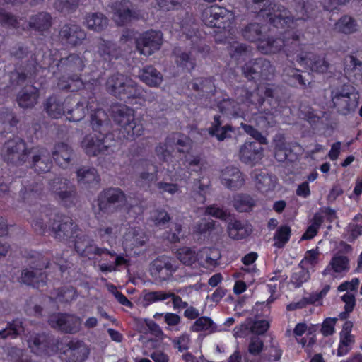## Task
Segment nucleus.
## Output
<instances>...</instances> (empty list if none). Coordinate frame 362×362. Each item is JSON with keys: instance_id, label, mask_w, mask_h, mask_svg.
<instances>
[{"instance_id": "4", "label": "nucleus", "mask_w": 362, "mask_h": 362, "mask_svg": "<svg viewBox=\"0 0 362 362\" xmlns=\"http://www.w3.org/2000/svg\"><path fill=\"white\" fill-rule=\"evenodd\" d=\"M48 189L54 197L66 207L74 205L77 200L76 186L64 177L55 176L50 179Z\"/></svg>"}, {"instance_id": "44", "label": "nucleus", "mask_w": 362, "mask_h": 362, "mask_svg": "<svg viewBox=\"0 0 362 362\" xmlns=\"http://www.w3.org/2000/svg\"><path fill=\"white\" fill-rule=\"evenodd\" d=\"M219 224L209 218H204L199 221L194 227V232L197 235H209L213 231L217 230Z\"/></svg>"}, {"instance_id": "41", "label": "nucleus", "mask_w": 362, "mask_h": 362, "mask_svg": "<svg viewBox=\"0 0 362 362\" xmlns=\"http://www.w3.org/2000/svg\"><path fill=\"white\" fill-rule=\"evenodd\" d=\"M23 331V322L20 319H15L8 322L6 327L0 330V339H15Z\"/></svg>"}, {"instance_id": "3", "label": "nucleus", "mask_w": 362, "mask_h": 362, "mask_svg": "<svg viewBox=\"0 0 362 362\" xmlns=\"http://www.w3.org/2000/svg\"><path fill=\"white\" fill-rule=\"evenodd\" d=\"M127 194L119 187H109L101 191L98 195L97 205L100 212L112 214L126 206Z\"/></svg>"}, {"instance_id": "33", "label": "nucleus", "mask_w": 362, "mask_h": 362, "mask_svg": "<svg viewBox=\"0 0 362 362\" xmlns=\"http://www.w3.org/2000/svg\"><path fill=\"white\" fill-rule=\"evenodd\" d=\"M90 124L94 131L98 132L99 134H108L110 119L103 110L98 109L91 115Z\"/></svg>"}, {"instance_id": "36", "label": "nucleus", "mask_w": 362, "mask_h": 362, "mask_svg": "<svg viewBox=\"0 0 362 362\" xmlns=\"http://www.w3.org/2000/svg\"><path fill=\"white\" fill-rule=\"evenodd\" d=\"M139 78L149 86L156 87L163 82V75L153 66H146L139 71Z\"/></svg>"}, {"instance_id": "26", "label": "nucleus", "mask_w": 362, "mask_h": 362, "mask_svg": "<svg viewBox=\"0 0 362 362\" xmlns=\"http://www.w3.org/2000/svg\"><path fill=\"white\" fill-rule=\"evenodd\" d=\"M65 104L69 120L78 122L86 116L88 111L86 100H78L76 98H67L65 100Z\"/></svg>"}, {"instance_id": "58", "label": "nucleus", "mask_w": 362, "mask_h": 362, "mask_svg": "<svg viewBox=\"0 0 362 362\" xmlns=\"http://www.w3.org/2000/svg\"><path fill=\"white\" fill-rule=\"evenodd\" d=\"M269 0H245L247 8L252 13L262 15L267 9Z\"/></svg>"}, {"instance_id": "48", "label": "nucleus", "mask_w": 362, "mask_h": 362, "mask_svg": "<svg viewBox=\"0 0 362 362\" xmlns=\"http://www.w3.org/2000/svg\"><path fill=\"white\" fill-rule=\"evenodd\" d=\"M357 24L356 21L348 16L341 17L336 23L335 29L339 32L349 34L357 30Z\"/></svg>"}, {"instance_id": "39", "label": "nucleus", "mask_w": 362, "mask_h": 362, "mask_svg": "<svg viewBox=\"0 0 362 362\" xmlns=\"http://www.w3.org/2000/svg\"><path fill=\"white\" fill-rule=\"evenodd\" d=\"M78 182L83 185H94L100 182V178L93 168L82 167L77 170Z\"/></svg>"}, {"instance_id": "14", "label": "nucleus", "mask_w": 362, "mask_h": 362, "mask_svg": "<svg viewBox=\"0 0 362 362\" xmlns=\"http://www.w3.org/2000/svg\"><path fill=\"white\" fill-rule=\"evenodd\" d=\"M111 11L115 22L119 26L129 23L132 19H138L139 13L133 9L132 3L128 0H116L112 2Z\"/></svg>"}, {"instance_id": "60", "label": "nucleus", "mask_w": 362, "mask_h": 362, "mask_svg": "<svg viewBox=\"0 0 362 362\" xmlns=\"http://www.w3.org/2000/svg\"><path fill=\"white\" fill-rule=\"evenodd\" d=\"M176 62L178 66H182L187 71H190L195 68V59L192 56L191 53L182 52L177 56Z\"/></svg>"}, {"instance_id": "61", "label": "nucleus", "mask_w": 362, "mask_h": 362, "mask_svg": "<svg viewBox=\"0 0 362 362\" xmlns=\"http://www.w3.org/2000/svg\"><path fill=\"white\" fill-rule=\"evenodd\" d=\"M151 220L156 226H161L168 223L170 217L164 209H156L151 214Z\"/></svg>"}, {"instance_id": "21", "label": "nucleus", "mask_w": 362, "mask_h": 362, "mask_svg": "<svg viewBox=\"0 0 362 362\" xmlns=\"http://www.w3.org/2000/svg\"><path fill=\"white\" fill-rule=\"evenodd\" d=\"M141 166L143 170L139 173L136 183L138 187L146 190L152 182L158 180V166L148 160H142Z\"/></svg>"}, {"instance_id": "9", "label": "nucleus", "mask_w": 362, "mask_h": 362, "mask_svg": "<svg viewBox=\"0 0 362 362\" xmlns=\"http://www.w3.org/2000/svg\"><path fill=\"white\" fill-rule=\"evenodd\" d=\"M30 351L38 356H49L59 349V341L44 333L30 335L27 340Z\"/></svg>"}, {"instance_id": "52", "label": "nucleus", "mask_w": 362, "mask_h": 362, "mask_svg": "<svg viewBox=\"0 0 362 362\" xmlns=\"http://www.w3.org/2000/svg\"><path fill=\"white\" fill-rule=\"evenodd\" d=\"M344 70L348 74H354L362 76V60L354 55H350L345 59Z\"/></svg>"}, {"instance_id": "16", "label": "nucleus", "mask_w": 362, "mask_h": 362, "mask_svg": "<svg viewBox=\"0 0 362 362\" xmlns=\"http://www.w3.org/2000/svg\"><path fill=\"white\" fill-rule=\"evenodd\" d=\"M274 26L284 28L293 23L294 17L291 12L281 5L269 4L262 15Z\"/></svg>"}, {"instance_id": "18", "label": "nucleus", "mask_w": 362, "mask_h": 362, "mask_svg": "<svg viewBox=\"0 0 362 362\" xmlns=\"http://www.w3.org/2000/svg\"><path fill=\"white\" fill-rule=\"evenodd\" d=\"M62 349L63 359L66 362H83L89 354L87 346L78 340L69 341Z\"/></svg>"}, {"instance_id": "63", "label": "nucleus", "mask_w": 362, "mask_h": 362, "mask_svg": "<svg viewBox=\"0 0 362 362\" xmlns=\"http://www.w3.org/2000/svg\"><path fill=\"white\" fill-rule=\"evenodd\" d=\"M127 239L132 238V245L134 246H142L146 242V237L140 229L132 228L126 235Z\"/></svg>"}, {"instance_id": "5", "label": "nucleus", "mask_w": 362, "mask_h": 362, "mask_svg": "<svg viewBox=\"0 0 362 362\" xmlns=\"http://www.w3.org/2000/svg\"><path fill=\"white\" fill-rule=\"evenodd\" d=\"M49 228L52 235L59 241H66L74 236L77 226L71 217L63 214L57 213L49 218Z\"/></svg>"}, {"instance_id": "15", "label": "nucleus", "mask_w": 362, "mask_h": 362, "mask_svg": "<svg viewBox=\"0 0 362 362\" xmlns=\"http://www.w3.org/2000/svg\"><path fill=\"white\" fill-rule=\"evenodd\" d=\"M162 42L163 35L161 32L148 30L136 39V49L140 54L149 56L160 49Z\"/></svg>"}, {"instance_id": "28", "label": "nucleus", "mask_w": 362, "mask_h": 362, "mask_svg": "<svg viewBox=\"0 0 362 362\" xmlns=\"http://www.w3.org/2000/svg\"><path fill=\"white\" fill-rule=\"evenodd\" d=\"M52 156L56 163L62 168H66L76 155L73 148L65 143H59L54 146Z\"/></svg>"}, {"instance_id": "17", "label": "nucleus", "mask_w": 362, "mask_h": 362, "mask_svg": "<svg viewBox=\"0 0 362 362\" xmlns=\"http://www.w3.org/2000/svg\"><path fill=\"white\" fill-rule=\"evenodd\" d=\"M75 250L81 257H88L89 259H94L95 256H101L103 254H107L114 256L115 254L111 252L106 248L98 247L93 240L86 235L76 236L75 240Z\"/></svg>"}, {"instance_id": "53", "label": "nucleus", "mask_w": 362, "mask_h": 362, "mask_svg": "<svg viewBox=\"0 0 362 362\" xmlns=\"http://www.w3.org/2000/svg\"><path fill=\"white\" fill-rule=\"evenodd\" d=\"M291 230L288 226H281L277 230L274 236V245L278 248H281L288 241Z\"/></svg>"}, {"instance_id": "7", "label": "nucleus", "mask_w": 362, "mask_h": 362, "mask_svg": "<svg viewBox=\"0 0 362 362\" xmlns=\"http://www.w3.org/2000/svg\"><path fill=\"white\" fill-rule=\"evenodd\" d=\"M299 37V35L295 33L288 32L284 40L268 38L266 40H262L258 48L265 54L276 53L283 47L288 52H296L300 47Z\"/></svg>"}, {"instance_id": "12", "label": "nucleus", "mask_w": 362, "mask_h": 362, "mask_svg": "<svg viewBox=\"0 0 362 362\" xmlns=\"http://www.w3.org/2000/svg\"><path fill=\"white\" fill-rule=\"evenodd\" d=\"M48 323L51 327L66 334L77 333L81 326L79 317L68 313H55L49 317Z\"/></svg>"}, {"instance_id": "11", "label": "nucleus", "mask_w": 362, "mask_h": 362, "mask_svg": "<svg viewBox=\"0 0 362 362\" xmlns=\"http://www.w3.org/2000/svg\"><path fill=\"white\" fill-rule=\"evenodd\" d=\"M233 18L232 11L216 5L205 8L202 13V19L207 26L225 28Z\"/></svg>"}, {"instance_id": "59", "label": "nucleus", "mask_w": 362, "mask_h": 362, "mask_svg": "<svg viewBox=\"0 0 362 362\" xmlns=\"http://www.w3.org/2000/svg\"><path fill=\"white\" fill-rule=\"evenodd\" d=\"M302 262L299 264L298 270L295 272L291 276V283L296 287H300L310 279V274L308 269L302 267Z\"/></svg>"}, {"instance_id": "54", "label": "nucleus", "mask_w": 362, "mask_h": 362, "mask_svg": "<svg viewBox=\"0 0 362 362\" xmlns=\"http://www.w3.org/2000/svg\"><path fill=\"white\" fill-rule=\"evenodd\" d=\"M177 258L185 265H192L197 260L195 251L189 247H182L177 250Z\"/></svg>"}, {"instance_id": "51", "label": "nucleus", "mask_w": 362, "mask_h": 362, "mask_svg": "<svg viewBox=\"0 0 362 362\" xmlns=\"http://www.w3.org/2000/svg\"><path fill=\"white\" fill-rule=\"evenodd\" d=\"M233 206L237 211L246 212L252 208L254 201L249 195L238 194L234 198Z\"/></svg>"}, {"instance_id": "45", "label": "nucleus", "mask_w": 362, "mask_h": 362, "mask_svg": "<svg viewBox=\"0 0 362 362\" xmlns=\"http://www.w3.org/2000/svg\"><path fill=\"white\" fill-rule=\"evenodd\" d=\"M192 88L197 92L202 93L203 95L213 94L215 89L214 85L209 78H197L192 83Z\"/></svg>"}, {"instance_id": "37", "label": "nucleus", "mask_w": 362, "mask_h": 362, "mask_svg": "<svg viewBox=\"0 0 362 362\" xmlns=\"http://www.w3.org/2000/svg\"><path fill=\"white\" fill-rule=\"evenodd\" d=\"M65 100L62 98L52 95L48 98L45 104L46 112L52 118H59L65 113L66 110Z\"/></svg>"}, {"instance_id": "49", "label": "nucleus", "mask_w": 362, "mask_h": 362, "mask_svg": "<svg viewBox=\"0 0 362 362\" xmlns=\"http://www.w3.org/2000/svg\"><path fill=\"white\" fill-rule=\"evenodd\" d=\"M193 332L208 331L209 333L215 332L216 325L212 320L208 317H201L197 319L191 327Z\"/></svg>"}, {"instance_id": "23", "label": "nucleus", "mask_w": 362, "mask_h": 362, "mask_svg": "<svg viewBox=\"0 0 362 362\" xmlns=\"http://www.w3.org/2000/svg\"><path fill=\"white\" fill-rule=\"evenodd\" d=\"M49 262L46 259L43 260L39 268H33L31 269H24L21 273V282L34 287H39L43 285L47 279V275L42 272L43 268L49 267Z\"/></svg>"}, {"instance_id": "55", "label": "nucleus", "mask_w": 362, "mask_h": 362, "mask_svg": "<svg viewBox=\"0 0 362 362\" xmlns=\"http://www.w3.org/2000/svg\"><path fill=\"white\" fill-rule=\"evenodd\" d=\"M205 163L204 156L201 154H188L184 158V165L188 168H193L194 170L201 169Z\"/></svg>"}, {"instance_id": "10", "label": "nucleus", "mask_w": 362, "mask_h": 362, "mask_svg": "<svg viewBox=\"0 0 362 362\" xmlns=\"http://www.w3.org/2000/svg\"><path fill=\"white\" fill-rule=\"evenodd\" d=\"M332 102L338 112L347 115L358 106V95L351 85H344L340 91L332 93Z\"/></svg>"}, {"instance_id": "40", "label": "nucleus", "mask_w": 362, "mask_h": 362, "mask_svg": "<svg viewBox=\"0 0 362 362\" xmlns=\"http://www.w3.org/2000/svg\"><path fill=\"white\" fill-rule=\"evenodd\" d=\"M29 25L31 28L39 32L47 30L52 25V18L47 13H39L30 17Z\"/></svg>"}, {"instance_id": "27", "label": "nucleus", "mask_w": 362, "mask_h": 362, "mask_svg": "<svg viewBox=\"0 0 362 362\" xmlns=\"http://www.w3.org/2000/svg\"><path fill=\"white\" fill-rule=\"evenodd\" d=\"M30 153H32V168L38 173L48 172L52 165L50 160L49 151L44 148L33 149Z\"/></svg>"}, {"instance_id": "64", "label": "nucleus", "mask_w": 362, "mask_h": 362, "mask_svg": "<svg viewBox=\"0 0 362 362\" xmlns=\"http://www.w3.org/2000/svg\"><path fill=\"white\" fill-rule=\"evenodd\" d=\"M168 298V292L158 291H150L144 294V301L146 302V305L150 303L164 300Z\"/></svg>"}, {"instance_id": "6", "label": "nucleus", "mask_w": 362, "mask_h": 362, "mask_svg": "<svg viewBox=\"0 0 362 362\" xmlns=\"http://www.w3.org/2000/svg\"><path fill=\"white\" fill-rule=\"evenodd\" d=\"M115 143L112 134L88 135L82 141V147L86 154L95 156L100 153H110Z\"/></svg>"}, {"instance_id": "2", "label": "nucleus", "mask_w": 362, "mask_h": 362, "mask_svg": "<svg viewBox=\"0 0 362 362\" xmlns=\"http://www.w3.org/2000/svg\"><path fill=\"white\" fill-rule=\"evenodd\" d=\"M111 110L114 121L124 130L127 139H133L143 134V125L135 119L133 109L119 104L113 105Z\"/></svg>"}, {"instance_id": "35", "label": "nucleus", "mask_w": 362, "mask_h": 362, "mask_svg": "<svg viewBox=\"0 0 362 362\" xmlns=\"http://www.w3.org/2000/svg\"><path fill=\"white\" fill-rule=\"evenodd\" d=\"M252 226L247 223L235 220L228 225V233L234 240H241L247 238L252 233Z\"/></svg>"}, {"instance_id": "19", "label": "nucleus", "mask_w": 362, "mask_h": 362, "mask_svg": "<svg viewBox=\"0 0 362 362\" xmlns=\"http://www.w3.org/2000/svg\"><path fill=\"white\" fill-rule=\"evenodd\" d=\"M59 37L63 43L76 46L86 39V32L78 25L66 24L61 28Z\"/></svg>"}, {"instance_id": "13", "label": "nucleus", "mask_w": 362, "mask_h": 362, "mask_svg": "<svg viewBox=\"0 0 362 362\" xmlns=\"http://www.w3.org/2000/svg\"><path fill=\"white\" fill-rule=\"evenodd\" d=\"M3 152L4 158L8 162L19 165L25 162L30 151H28L25 142L16 137L4 144Z\"/></svg>"}, {"instance_id": "25", "label": "nucleus", "mask_w": 362, "mask_h": 362, "mask_svg": "<svg viewBox=\"0 0 362 362\" xmlns=\"http://www.w3.org/2000/svg\"><path fill=\"white\" fill-rule=\"evenodd\" d=\"M57 66L59 71L63 73L78 74L85 67L84 59L78 54H70L66 57L61 58Z\"/></svg>"}, {"instance_id": "50", "label": "nucleus", "mask_w": 362, "mask_h": 362, "mask_svg": "<svg viewBox=\"0 0 362 362\" xmlns=\"http://www.w3.org/2000/svg\"><path fill=\"white\" fill-rule=\"evenodd\" d=\"M221 112L232 116H237L239 114V103L232 99H223L218 105Z\"/></svg>"}, {"instance_id": "24", "label": "nucleus", "mask_w": 362, "mask_h": 362, "mask_svg": "<svg viewBox=\"0 0 362 362\" xmlns=\"http://www.w3.org/2000/svg\"><path fill=\"white\" fill-rule=\"evenodd\" d=\"M221 183L230 190H237L245 184V178L240 170L235 167H227L221 172Z\"/></svg>"}, {"instance_id": "42", "label": "nucleus", "mask_w": 362, "mask_h": 362, "mask_svg": "<svg viewBox=\"0 0 362 362\" xmlns=\"http://www.w3.org/2000/svg\"><path fill=\"white\" fill-rule=\"evenodd\" d=\"M276 183L274 176L264 173H260L256 175V187L262 193L272 191Z\"/></svg>"}, {"instance_id": "38", "label": "nucleus", "mask_w": 362, "mask_h": 362, "mask_svg": "<svg viewBox=\"0 0 362 362\" xmlns=\"http://www.w3.org/2000/svg\"><path fill=\"white\" fill-rule=\"evenodd\" d=\"M349 269V259L345 256L334 257L329 265L323 271L324 276L331 275L334 279L335 275L334 273H341Z\"/></svg>"}, {"instance_id": "43", "label": "nucleus", "mask_w": 362, "mask_h": 362, "mask_svg": "<svg viewBox=\"0 0 362 362\" xmlns=\"http://www.w3.org/2000/svg\"><path fill=\"white\" fill-rule=\"evenodd\" d=\"M83 85L78 74H74L68 78L62 76L59 78L57 82L58 88L69 91H76L83 87Z\"/></svg>"}, {"instance_id": "62", "label": "nucleus", "mask_w": 362, "mask_h": 362, "mask_svg": "<svg viewBox=\"0 0 362 362\" xmlns=\"http://www.w3.org/2000/svg\"><path fill=\"white\" fill-rule=\"evenodd\" d=\"M76 297V291L71 286L57 291L56 300L59 302L68 303L74 300Z\"/></svg>"}, {"instance_id": "57", "label": "nucleus", "mask_w": 362, "mask_h": 362, "mask_svg": "<svg viewBox=\"0 0 362 362\" xmlns=\"http://www.w3.org/2000/svg\"><path fill=\"white\" fill-rule=\"evenodd\" d=\"M228 50L230 57L236 59L245 56L250 52V50L245 45L240 44L237 42L231 43L228 46Z\"/></svg>"}, {"instance_id": "8", "label": "nucleus", "mask_w": 362, "mask_h": 362, "mask_svg": "<svg viewBox=\"0 0 362 362\" xmlns=\"http://www.w3.org/2000/svg\"><path fill=\"white\" fill-rule=\"evenodd\" d=\"M244 76L248 80H269L275 73V68L270 61L258 58L247 62L243 67Z\"/></svg>"}, {"instance_id": "22", "label": "nucleus", "mask_w": 362, "mask_h": 362, "mask_svg": "<svg viewBox=\"0 0 362 362\" xmlns=\"http://www.w3.org/2000/svg\"><path fill=\"white\" fill-rule=\"evenodd\" d=\"M262 144L256 141H246L239 150V158L245 164H253L263 156Z\"/></svg>"}, {"instance_id": "1", "label": "nucleus", "mask_w": 362, "mask_h": 362, "mask_svg": "<svg viewBox=\"0 0 362 362\" xmlns=\"http://www.w3.org/2000/svg\"><path fill=\"white\" fill-rule=\"evenodd\" d=\"M105 87L110 94L120 99L139 98L143 90L130 77L116 73L108 77Z\"/></svg>"}, {"instance_id": "29", "label": "nucleus", "mask_w": 362, "mask_h": 362, "mask_svg": "<svg viewBox=\"0 0 362 362\" xmlns=\"http://www.w3.org/2000/svg\"><path fill=\"white\" fill-rule=\"evenodd\" d=\"M97 53L104 61L111 62L122 56V49L115 42L100 39Z\"/></svg>"}, {"instance_id": "47", "label": "nucleus", "mask_w": 362, "mask_h": 362, "mask_svg": "<svg viewBox=\"0 0 362 362\" xmlns=\"http://www.w3.org/2000/svg\"><path fill=\"white\" fill-rule=\"evenodd\" d=\"M163 269L172 273L177 269V266L165 256L159 257L152 262V269L155 274H159Z\"/></svg>"}, {"instance_id": "32", "label": "nucleus", "mask_w": 362, "mask_h": 362, "mask_svg": "<svg viewBox=\"0 0 362 362\" xmlns=\"http://www.w3.org/2000/svg\"><path fill=\"white\" fill-rule=\"evenodd\" d=\"M109 20L102 13H88L85 17V25L88 29L100 33L107 28Z\"/></svg>"}, {"instance_id": "46", "label": "nucleus", "mask_w": 362, "mask_h": 362, "mask_svg": "<svg viewBox=\"0 0 362 362\" xmlns=\"http://www.w3.org/2000/svg\"><path fill=\"white\" fill-rule=\"evenodd\" d=\"M242 34L247 40L251 42L261 40L263 37L262 28L257 23H251L244 28Z\"/></svg>"}, {"instance_id": "20", "label": "nucleus", "mask_w": 362, "mask_h": 362, "mask_svg": "<svg viewBox=\"0 0 362 362\" xmlns=\"http://www.w3.org/2000/svg\"><path fill=\"white\" fill-rule=\"evenodd\" d=\"M36 72V62L32 60L25 66L17 68L9 74V84L13 88L22 86L27 80L33 78Z\"/></svg>"}, {"instance_id": "31", "label": "nucleus", "mask_w": 362, "mask_h": 362, "mask_svg": "<svg viewBox=\"0 0 362 362\" xmlns=\"http://www.w3.org/2000/svg\"><path fill=\"white\" fill-rule=\"evenodd\" d=\"M208 132L211 136H215L218 141H223L230 136L228 132H233V127L228 124H225L220 115H215Z\"/></svg>"}, {"instance_id": "34", "label": "nucleus", "mask_w": 362, "mask_h": 362, "mask_svg": "<svg viewBox=\"0 0 362 362\" xmlns=\"http://www.w3.org/2000/svg\"><path fill=\"white\" fill-rule=\"evenodd\" d=\"M297 61L299 63H304L312 71L325 73L327 71L329 63L323 58L312 54L305 56H298Z\"/></svg>"}, {"instance_id": "30", "label": "nucleus", "mask_w": 362, "mask_h": 362, "mask_svg": "<svg viewBox=\"0 0 362 362\" xmlns=\"http://www.w3.org/2000/svg\"><path fill=\"white\" fill-rule=\"evenodd\" d=\"M39 98V91L33 86L23 88L17 95V102L22 108H32L37 103Z\"/></svg>"}, {"instance_id": "56", "label": "nucleus", "mask_w": 362, "mask_h": 362, "mask_svg": "<svg viewBox=\"0 0 362 362\" xmlns=\"http://www.w3.org/2000/svg\"><path fill=\"white\" fill-rule=\"evenodd\" d=\"M0 24L3 26L19 28V19L6 10L0 8Z\"/></svg>"}]
</instances>
